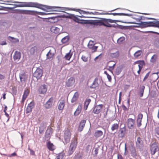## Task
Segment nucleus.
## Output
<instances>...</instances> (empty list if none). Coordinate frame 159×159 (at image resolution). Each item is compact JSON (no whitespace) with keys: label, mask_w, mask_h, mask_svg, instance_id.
<instances>
[{"label":"nucleus","mask_w":159,"mask_h":159,"mask_svg":"<svg viewBox=\"0 0 159 159\" xmlns=\"http://www.w3.org/2000/svg\"><path fill=\"white\" fill-rule=\"evenodd\" d=\"M14 3H18V4L15 5V7H36L40 9L43 10H45V9L44 8H46L49 11H51L52 10V8L50 7L43 5L41 4H39L37 3L34 2H15Z\"/></svg>","instance_id":"1"},{"label":"nucleus","mask_w":159,"mask_h":159,"mask_svg":"<svg viewBox=\"0 0 159 159\" xmlns=\"http://www.w3.org/2000/svg\"><path fill=\"white\" fill-rule=\"evenodd\" d=\"M136 20L135 21H130L127 22L128 23L135 24L137 25L134 26V27H140L142 28H145L148 27H154L156 21H148L142 22L141 21L142 19L141 17L138 18H134Z\"/></svg>","instance_id":"2"},{"label":"nucleus","mask_w":159,"mask_h":159,"mask_svg":"<svg viewBox=\"0 0 159 159\" xmlns=\"http://www.w3.org/2000/svg\"><path fill=\"white\" fill-rule=\"evenodd\" d=\"M71 133L69 129H67L64 131L63 135L64 139V143L66 144L69 143L71 138Z\"/></svg>","instance_id":"3"},{"label":"nucleus","mask_w":159,"mask_h":159,"mask_svg":"<svg viewBox=\"0 0 159 159\" xmlns=\"http://www.w3.org/2000/svg\"><path fill=\"white\" fill-rule=\"evenodd\" d=\"M104 26L107 27H116V26L115 25H111L110 23H115L118 22L117 20H113L109 19L103 18Z\"/></svg>","instance_id":"4"},{"label":"nucleus","mask_w":159,"mask_h":159,"mask_svg":"<svg viewBox=\"0 0 159 159\" xmlns=\"http://www.w3.org/2000/svg\"><path fill=\"white\" fill-rule=\"evenodd\" d=\"M77 144V140L76 139H74L71 141L68 151L69 155H71L75 150Z\"/></svg>","instance_id":"5"},{"label":"nucleus","mask_w":159,"mask_h":159,"mask_svg":"<svg viewBox=\"0 0 159 159\" xmlns=\"http://www.w3.org/2000/svg\"><path fill=\"white\" fill-rule=\"evenodd\" d=\"M42 70L39 68H38L34 73L33 76L34 77H36L37 79H39L42 77Z\"/></svg>","instance_id":"6"},{"label":"nucleus","mask_w":159,"mask_h":159,"mask_svg":"<svg viewBox=\"0 0 159 159\" xmlns=\"http://www.w3.org/2000/svg\"><path fill=\"white\" fill-rule=\"evenodd\" d=\"M150 150L152 155H154L158 150V148L155 143H153L150 147Z\"/></svg>","instance_id":"7"},{"label":"nucleus","mask_w":159,"mask_h":159,"mask_svg":"<svg viewBox=\"0 0 159 159\" xmlns=\"http://www.w3.org/2000/svg\"><path fill=\"white\" fill-rule=\"evenodd\" d=\"M52 129L51 127H49L46 130L45 134V138L47 140H49L51 136L52 135Z\"/></svg>","instance_id":"8"},{"label":"nucleus","mask_w":159,"mask_h":159,"mask_svg":"<svg viewBox=\"0 0 159 159\" xmlns=\"http://www.w3.org/2000/svg\"><path fill=\"white\" fill-rule=\"evenodd\" d=\"M34 101H31L30 103L28 104V105L26 109V114L30 112L32 110V109L34 107Z\"/></svg>","instance_id":"9"},{"label":"nucleus","mask_w":159,"mask_h":159,"mask_svg":"<svg viewBox=\"0 0 159 159\" xmlns=\"http://www.w3.org/2000/svg\"><path fill=\"white\" fill-rule=\"evenodd\" d=\"M103 105L99 104L95 106L93 110V112L94 114H98L101 111Z\"/></svg>","instance_id":"10"},{"label":"nucleus","mask_w":159,"mask_h":159,"mask_svg":"<svg viewBox=\"0 0 159 159\" xmlns=\"http://www.w3.org/2000/svg\"><path fill=\"white\" fill-rule=\"evenodd\" d=\"M53 100L54 98L53 97L50 98L44 105L45 108L48 109L52 107Z\"/></svg>","instance_id":"11"},{"label":"nucleus","mask_w":159,"mask_h":159,"mask_svg":"<svg viewBox=\"0 0 159 159\" xmlns=\"http://www.w3.org/2000/svg\"><path fill=\"white\" fill-rule=\"evenodd\" d=\"M47 90V86L43 84L40 86L39 89V91L40 94H45Z\"/></svg>","instance_id":"12"},{"label":"nucleus","mask_w":159,"mask_h":159,"mask_svg":"<svg viewBox=\"0 0 159 159\" xmlns=\"http://www.w3.org/2000/svg\"><path fill=\"white\" fill-rule=\"evenodd\" d=\"M75 81V79L73 77H71L66 82V85L67 87L72 86L74 84Z\"/></svg>","instance_id":"13"},{"label":"nucleus","mask_w":159,"mask_h":159,"mask_svg":"<svg viewBox=\"0 0 159 159\" xmlns=\"http://www.w3.org/2000/svg\"><path fill=\"white\" fill-rule=\"evenodd\" d=\"M135 120L132 118H129L128 120L127 125L129 128L131 129L134 127Z\"/></svg>","instance_id":"14"},{"label":"nucleus","mask_w":159,"mask_h":159,"mask_svg":"<svg viewBox=\"0 0 159 159\" xmlns=\"http://www.w3.org/2000/svg\"><path fill=\"white\" fill-rule=\"evenodd\" d=\"M18 12L20 13L26 14V15H32V11L30 10H18Z\"/></svg>","instance_id":"15"},{"label":"nucleus","mask_w":159,"mask_h":159,"mask_svg":"<svg viewBox=\"0 0 159 159\" xmlns=\"http://www.w3.org/2000/svg\"><path fill=\"white\" fill-rule=\"evenodd\" d=\"M136 62L139 64V70L137 72L139 74L143 68V66L144 64V62L143 61H136Z\"/></svg>","instance_id":"16"},{"label":"nucleus","mask_w":159,"mask_h":159,"mask_svg":"<svg viewBox=\"0 0 159 159\" xmlns=\"http://www.w3.org/2000/svg\"><path fill=\"white\" fill-rule=\"evenodd\" d=\"M47 146L48 150L51 151H53L56 148L55 146L50 141L47 142Z\"/></svg>","instance_id":"17"},{"label":"nucleus","mask_w":159,"mask_h":159,"mask_svg":"<svg viewBox=\"0 0 159 159\" xmlns=\"http://www.w3.org/2000/svg\"><path fill=\"white\" fill-rule=\"evenodd\" d=\"M115 65V63L114 61L109 62L107 65V67H108V69L110 71H112L113 70Z\"/></svg>","instance_id":"18"},{"label":"nucleus","mask_w":159,"mask_h":159,"mask_svg":"<svg viewBox=\"0 0 159 159\" xmlns=\"http://www.w3.org/2000/svg\"><path fill=\"white\" fill-rule=\"evenodd\" d=\"M143 115L142 114H139L138 116V118L137 120V124L138 127H140L141 125L142 119L143 118Z\"/></svg>","instance_id":"19"},{"label":"nucleus","mask_w":159,"mask_h":159,"mask_svg":"<svg viewBox=\"0 0 159 159\" xmlns=\"http://www.w3.org/2000/svg\"><path fill=\"white\" fill-rule=\"evenodd\" d=\"M29 93V91L28 89H26L25 90L23 95L21 101L22 103H24L25 100L27 98Z\"/></svg>","instance_id":"20"},{"label":"nucleus","mask_w":159,"mask_h":159,"mask_svg":"<svg viewBox=\"0 0 159 159\" xmlns=\"http://www.w3.org/2000/svg\"><path fill=\"white\" fill-rule=\"evenodd\" d=\"M73 20L75 21L78 23L81 24L87 23L86 20H80L76 16H73Z\"/></svg>","instance_id":"21"},{"label":"nucleus","mask_w":159,"mask_h":159,"mask_svg":"<svg viewBox=\"0 0 159 159\" xmlns=\"http://www.w3.org/2000/svg\"><path fill=\"white\" fill-rule=\"evenodd\" d=\"M158 78V74L157 73H153L150 76L151 81H155Z\"/></svg>","instance_id":"22"},{"label":"nucleus","mask_w":159,"mask_h":159,"mask_svg":"<svg viewBox=\"0 0 159 159\" xmlns=\"http://www.w3.org/2000/svg\"><path fill=\"white\" fill-rule=\"evenodd\" d=\"M65 104V101L64 100H61L58 105V109L59 110H63Z\"/></svg>","instance_id":"23"},{"label":"nucleus","mask_w":159,"mask_h":159,"mask_svg":"<svg viewBox=\"0 0 159 159\" xmlns=\"http://www.w3.org/2000/svg\"><path fill=\"white\" fill-rule=\"evenodd\" d=\"M126 132V129L125 128H121L119 131V133L118 136L120 138L123 137L125 134Z\"/></svg>","instance_id":"24"},{"label":"nucleus","mask_w":159,"mask_h":159,"mask_svg":"<svg viewBox=\"0 0 159 159\" xmlns=\"http://www.w3.org/2000/svg\"><path fill=\"white\" fill-rule=\"evenodd\" d=\"M21 54L20 52L16 51L13 56L15 60L18 61L20 58Z\"/></svg>","instance_id":"25"},{"label":"nucleus","mask_w":159,"mask_h":159,"mask_svg":"<svg viewBox=\"0 0 159 159\" xmlns=\"http://www.w3.org/2000/svg\"><path fill=\"white\" fill-rule=\"evenodd\" d=\"M103 133L101 130H96L94 133V136L96 138H98L103 135Z\"/></svg>","instance_id":"26"},{"label":"nucleus","mask_w":159,"mask_h":159,"mask_svg":"<svg viewBox=\"0 0 159 159\" xmlns=\"http://www.w3.org/2000/svg\"><path fill=\"white\" fill-rule=\"evenodd\" d=\"M82 105L81 104H79L78 107L76 109V111H75V112L74 113V115L75 116H78V115H79L80 113L81 112V111L82 110Z\"/></svg>","instance_id":"27"},{"label":"nucleus","mask_w":159,"mask_h":159,"mask_svg":"<svg viewBox=\"0 0 159 159\" xmlns=\"http://www.w3.org/2000/svg\"><path fill=\"white\" fill-rule=\"evenodd\" d=\"M85 123V120H83L81 121L78 129L79 131H81L83 130L84 127Z\"/></svg>","instance_id":"28"},{"label":"nucleus","mask_w":159,"mask_h":159,"mask_svg":"<svg viewBox=\"0 0 159 159\" xmlns=\"http://www.w3.org/2000/svg\"><path fill=\"white\" fill-rule=\"evenodd\" d=\"M94 24L95 25H103L104 26V23H103V18L101 20H96L94 23Z\"/></svg>","instance_id":"29"},{"label":"nucleus","mask_w":159,"mask_h":159,"mask_svg":"<svg viewBox=\"0 0 159 159\" xmlns=\"http://www.w3.org/2000/svg\"><path fill=\"white\" fill-rule=\"evenodd\" d=\"M20 78L21 81H25L27 78V76L25 73L20 75Z\"/></svg>","instance_id":"30"},{"label":"nucleus","mask_w":159,"mask_h":159,"mask_svg":"<svg viewBox=\"0 0 159 159\" xmlns=\"http://www.w3.org/2000/svg\"><path fill=\"white\" fill-rule=\"evenodd\" d=\"M119 55L118 51H116L114 53H111L110 54V56L112 58H116Z\"/></svg>","instance_id":"31"},{"label":"nucleus","mask_w":159,"mask_h":159,"mask_svg":"<svg viewBox=\"0 0 159 159\" xmlns=\"http://www.w3.org/2000/svg\"><path fill=\"white\" fill-rule=\"evenodd\" d=\"M88 47L90 49H92L93 52H95L97 51V49L98 48V46H94V45L90 44L89 43L88 44Z\"/></svg>","instance_id":"32"},{"label":"nucleus","mask_w":159,"mask_h":159,"mask_svg":"<svg viewBox=\"0 0 159 159\" xmlns=\"http://www.w3.org/2000/svg\"><path fill=\"white\" fill-rule=\"evenodd\" d=\"M90 102L91 100L89 99H87L86 101H85L84 104V108L85 110H86L87 109L88 107Z\"/></svg>","instance_id":"33"},{"label":"nucleus","mask_w":159,"mask_h":159,"mask_svg":"<svg viewBox=\"0 0 159 159\" xmlns=\"http://www.w3.org/2000/svg\"><path fill=\"white\" fill-rule=\"evenodd\" d=\"M143 142L141 138L140 137H138L136 142L137 146L139 147L140 145L143 144Z\"/></svg>","instance_id":"34"},{"label":"nucleus","mask_w":159,"mask_h":159,"mask_svg":"<svg viewBox=\"0 0 159 159\" xmlns=\"http://www.w3.org/2000/svg\"><path fill=\"white\" fill-rule=\"evenodd\" d=\"M32 13L33 14L32 15H35L36 14H38L39 15H46L47 14L43 12H38L37 11H32Z\"/></svg>","instance_id":"35"},{"label":"nucleus","mask_w":159,"mask_h":159,"mask_svg":"<svg viewBox=\"0 0 159 159\" xmlns=\"http://www.w3.org/2000/svg\"><path fill=\"white\" fill-rule=\"evenodd\" d=\"M119 127V125L118 124L115 123L112 125L111 127V129L113 131L117 129Z\"/></svg>","instance_id":"36"},{"label":"nucleus","mask_w":159,"mask_h":159,"mask_svg":"<svg viewBox=\"0 0 159 159\" xmlns=\"http://www.w3.org/2000/svg\"><path fill=\"white\" fill-rule=\"evenodd\" d=\"M72 54L70 53V52L67 53L65 57V58L67 60H70L72 56Z\"/></svg>","instance_id":"37"},{"label":"nucleus","mask_w":159,"mask_h":159,"mask_svg":"<svg viewBox=\"0 0 159 159\" xmlns=\"http://www.w3.org/2000/svg\"><path fill=\"white\" fill-rule=\"evenodd\" d=\"M45 127L43 124H41L39 127V132L40 134H42L44 131Z\"/></svg>","instance_id":"38"},{"label":"nucleus","mask_w":159,"mask_h":159,"mask_svg":"<svg viewBox=\"0 0 159 159\" xmlns=\"http://www.w3.org/2000/svg\"><path fill=\"white\" fill-rule=\"evenodd\" d=\"M142 52L141 50H138L134 53V56L135 57L137 58L141 55Z\"/></svg>","instance_id":"39"},{"label":"nucleus","mask_w":159,"mask_h":159,"mask_svg":"<svg viewBox=\"0 0 159 159\" xmlns=\"http://www.w3.org/2000/svg\"><path fill=\"white\" fill-rule=\"evenodd\" d=\"M69 39V37L68 36H66L61 39V42L63 43H66L68 42Z\"/></svg>","instance_id":"40"},{"label":"nucleus","mask_w":159,"mask_h":159,"mask_svg":"<svg viewBox=\"0 0 159 159\" xmlns=\"http://www.w3.org/2000/svg\"><path fill=\"white\" fill-rule=\"evenodd\" d=\"M145 89L144 86H142L139 92V96L140 97H142L143 96L144 90Z\"/></svg>","instance_id":"41"},{"label":"nucleus","mask_w":159,"mask_h":159,"mask_svg":"<svg viewBox=\"0 0 159 159\" xmlns=\"http://www.w3.org/2000/svg\"><path fill=\"white\" fill-rule=\"evenodd\" d=\"M125 39V38L124 37H120L117 40V43L119 44H121L124 42Z\"/></svg>","instance_id":"42"},{"label":"nucleus","mask_w":159,"mask_h":159,"mask_svg":"<svg viewBox=\"0 0 159 159\" xmlns=\"http://www.w3.org/2000/svg\"><path fill=\"white\" fill-rule=\"evenodd\" d=\"M64 156V154L63 153H61L57 154V159H62Z\"/></svg>","instance_id":"43"},{"label":"nucleus","mask_w":159,"mask_h":159,"mask_svg":"<svg viewBox=\"0 0 159 159\" xmlns=\"http://www.w3.org/2000/svg\"><path fill=\"white\" fill-rule=\"evenodd\" d=\"M121 71V68L120 67H118L116 69L115 73L116 75H118L120 74Z\"/></svg>","instance_id":"44"},{"label":"nucleus","mask_w":159,"mask_h":159,"mask_svg":"<svg viewBox=\"0 0 159 159\" xmlns=\"http://www.w3.org/2000/svg\"><path fill=\"white\" fill-rule=\"evenodd\" d=\"M109 14H112L114 16H116V15H125V16H129V15L127 14H125V13H111Z\"/></svg>","instance_id":"45"},{"label":"nucleus","mask_w":159,"mask_h":159,"mask_svg":"<svg viewBox=\"0 0 159 159\" xmlns=\"http://www.w3.org/2000/svg\"><path fill=\"white\" fill-rule=\"evenodd\" d=\"M53 55L50 52L47 54V59H50L52 58Z\"/></svg>","instance_id":"46"},{"label":"nucleus","mask_w":159,"mask_h":159,"mask_svg":"<svg viewBox=\"0 0 159 159\" xmlns=\"http://www.w3.org/2000/svg\"><path fill=\"white\" fill-rule=\"evenodd\" d=\"M81 59L84 62H87L88 61V57L85 55H83L82 56Z\"/></svg>","instance_id":"47"},{"label":"nucleus","mask_w":159,"mask_h":159,"mask_svg":"<svg viewBox=\"0 0 159 159\" xmlns=\"http://www.w3.org/2000/svg\"><path fill=\"white\" fill-rule=\"evenodd\" d=\"M157 56L156 55H153L151 58V61L152 62H154L157 58Z\"/></svg>","instance_id":"48"},{"label":"nucleus","mask_w":159,"mask_h":159,"mask_svg":"<svg viewBox=\"0 0 159 159\" xmlns=\"http://www.w3.org/2000/svg\"><path fill=\"white\" fill-rule=\"evenodd\" d=\"M150 72H148L146 75L144 77L143 79V81H145L149 77V75Z\"/></svg>","instance_id":"49"},{"label":"nucleus","mask_w":159,"mask_h":159,"mask_svg":"<svg viewBox=\"0 0 159 159\" xmlns=\"http://www.w3.org/2000/svg\"><path fill=\"white\" fill-rule=\"evenodd\" d=\"M28 150L30 151V154L32 155H35V153L34 152L30 149V148H28Z\"/></svg>","instance_id":"50"},{"label":"nucleus","mask_w":159,"mask_h":159,"mask_svg":"<svg viewBox=\"0 0 159 159\" xmlns=\"http://www.w3.org/2000/svg\"><path fill=\"white\" fill-rule=\"evenodd\" d=\"M154 27L159 28V21H156Z\"/></svg>","instance_id":"51"},{"label":"nucleus","mask_w":159,"mask_h":159,"mask_svg":"<svg viewBox=\"0 0 159 159\" xmlns=\"http://www.w3.org/2000/svg\"><path fill=\"white\" fill-rule=\"evenodd\" d=\"M117 159H123L122 155L120 154H118L117 156Z\"/></svg>","instance_id":"52"},{"label":"nucleus","mask_w":159,"mask_h":159,"mask_svg":"<svg viewBox=\"0 0 159 159\" xmlns=\"http://www.w3.org/2000/svg\"><path fill=\"white\" fill-rule=\"evenodd\" d=\"M77 98H76L75 97H74L73 96V97L71 100V102L72 103H73L74 102H75L76 101V100H77Z\"/></svg>","instance_id":"53"},{"label":"nucleus","mask_w":159,"mask_h":159,"mask_svg":"<svg viewBox=\"0 0 159 159\" xmlns=\"http://www.w3.org/2000/svg\"><path fill=\"white\" fill-rule=\"evenodd\" d=\"M155 131L157 134H159V126L156 128Z\"/></svg>","instance_id":"54"},{"label":"nucleus","mask_w":159,"mask_h":159,"mask_svg":"<svg viewBox=\"0 0 159 159\" xmlns=\"http://www.w3.org/2000/svg\"><path fill=\"white\" fill-rule=\"evenodd\" d=\"M78 96H79L78 93L77 92H75L74 93V94L73 95V97H75L77 98H78Z\"/></svg>","instance_id":"55"},{"label":"nucleus","mask_w":159,"mask_h":159,"mask_svg":"<svg viewBox=\"0 0 159 159\" xmlns=\"http://www.w3.org/2000/svg\"><path fill=\"white\" fill-rule=\"evenodd\" d=\"M16 154L15 152H14L11 154L10 156H9V157H11L12 156H16Z\"/></svg>","instance_id":"56"},{"label":"nucleus","mask_w":159,"mask_h":159,"mask_svg":"<svg viewBox=\"0 0 159 159\" xmlns=\"http://www.w3.org/2000/svg\"><path fill=\"white\" fill-rule=\"evenodd\" d=\"M107 76L108 80L109 81H111V76L108 74L107 75Z\"/></svg>","instance_id":"57"},{"label":"nucleus","mask_w":159,"mask_h":159,"mask_svg":"<svg viewBox=\"0 0 159 159\" xmlns=\"http://www.w3.org/2000/svg\"><path fill=\"white\" fill-rule=\"evenodd\" d=\"M5 78V76L3 75L0 74V80H2L4 79Z\"/></svg>","instance_id":"58"},{"label":"nucleus","mask_w":159,"mask_h":159,"mask_svg":"<svg viewBox=\"0 0 159 159\" xmlns=\"http://www.w3.org/2000/svg\"><path fill=\"white\" fill-rule=\"evenodd\" d=\"M7 107L6 106H5L4 107V112H6L7 110Z\"/></svg>","instance_id":"59"},{"label":"nucleus","mask_w":159,"mask_h":159,"mask_svg":"<svg viewBox=\"0 0 159 159\" xmlns=\"http://www.w3.org/2000/svg\"><path fill=\"white\" fill-rule=\"evenodd\" d=\"M80 11L81 12H80V13H82V14H87V12L85 11H82V10H80Z\"/></svg>","instance_id":"60"},{"label":"nucleus","mask_w":159,"mask_h":159,"mask_svg":"<svg viewBox=\"0 0 159 159\" xmlns=\"http://www.w3.org/2000/svg\"><path fill=\"white\" fill-rule=\"evenodd\" d=\"M148 33H154V34H159V33H157L156 32H153L152 31H150L148 32Z\"/></svg>","instance_id":"61"},{"label":"nucleus","mask_w":159,"mask_h":159,"mask_svg":"<svg viewBox=\"0 0 159 159\" xmlns=\"http://www.w3.org/2000/svg\"><path fill=\"white\" fill-rule=\"evenodd\" d=\"M7 44V43L6 42H2V43L1 44V45H6Z\"/></svg>","instance_id":"62"},{"label":"nucleus","mask_w":159,"mask_h":159,"mask_svg":"<svg viewBox=\"0 0 159 159\" xmlns=\"http://www.w3.org/2000/svg\"><path fill=\"white\" fill-rule=\"evenodd\" d=\"M5 113V115L7 117H9V115L8 114L7 112L6 111V112H4Z\"/></svg>","instance_id":"63"},{"label":"nucleus","mask_w":159,"mask_h":159,"mask_svg":"<svg viewBox=\"0 0 159 159\" xmlns=\"http://www.w3.org/2000/svg\"><path fill=\"white\" fill-rule=\"evenodd\" d=\"M6 93H4L3 95V99H5L6 98Z\"/></svg>","instance_id":"64"}]
</instances>
